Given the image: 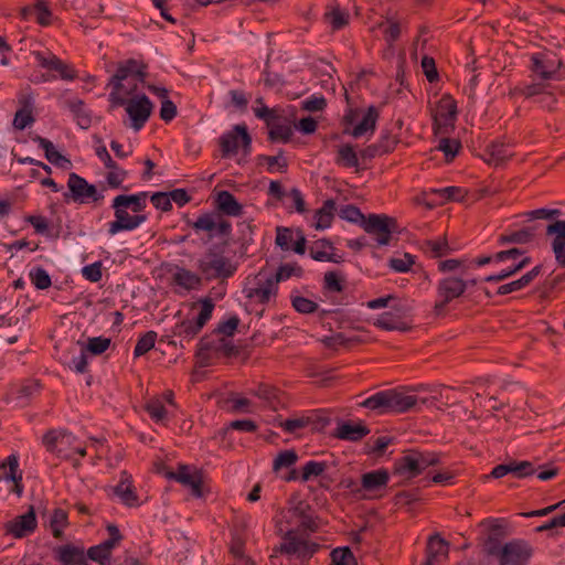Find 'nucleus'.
<instances>
[{"mask_svg":"<svg viewBox=\"0 0 565 565\" xmlns=\"http://www.w3.org/2000/svg\"><path fill=\"white\" fill-rule=\"evenodd\" d=\"M114 493L120 498L121 502L127 507H138L139 498L132 484L131 476L127 471L120 475L119 483L114 488Z\"/></svg>","mask_w":565,"mask_h":565,"instance_id":"27","label":"nucleus"},{"mask_svg":"<svg viewBox=\"0 0 565 565\" xmlns=\"http://www.w3.org/2000/svg\"><path fill=\"white\" fill-rule=\"evenodd\" d=\"M173 279L178 286H181L186 290L196 289L202 284V279L198 274L185 268L177 271Z\"/></svg>","mask_w":565,"mask_h":565,"instance_id":"45","label":"nucleus"},{"mask_svg":"<svg viewBox=\"0 0 565 565\" xmlns=\"http://www.w3.org/2000/svg\"><path fill=\"white\" fill-rule=\"evenodd\" d=\"M511 147L512 146L510 143H505L500 140L490 142L484 149L486 154L489 157L487 161L498 166L509 160L513 156Z\"/></svg>","mask_w":565,"mask_h":565,"instance_id":"30","label":"nucleus"},{"mask_svg":"<svg viewBox=\"0 0 565 565\" xmlns=\"http://www.w3.org/2000/svg\"><path fill=\"white\" fill-rule=\"evenodd\" d=\"M546 84L544 81L534 82L531 84L516 85L512 89H510L509 95L513 96H522L524 98H532L535 96H540L539 102L544 103L547 100L555 102L553 95L546 92Z\"/></svg>","mask_w":565,"mask_h":565,"instance_id":"26","label":"nucleus"},{"mask_svg":"<svg viewBox=\"0 0 565 565\" xmlns=\"http://www.w3.org/2000/svg\"><path fill=\"white\" fill-rule=\"evenodd\" d=\"M239 142L244 153L252 150V137L245 125H235L230 131L223 134L218 139L222 158H230L237 153Z\"/></svg>","mask_w":565,"mask_h":565,"instance_id":"10","label":"nucleus"},{"mask_svg":"<svg viewBox=\"0 0 565 565\" xmlns=\"http://www.w3.org/2000/svg\"><path fill=\"white\" fill-rule=\"evenodd\" d=\"M249 284L250 286L244 289L246 298L249 300L266 305L273 297L277 296L278 286L265 269H260Z\"/></svg>","mask_w":565,"mask_h":565,"instance_id":"13","label":"nucleus"},{"mask_svg":"<svg viewBox=\"0 0 565 565\" xmlns=\"http://www.w3.org/2000/svg\"><path fill=\"white\" fill-rule=\"evenodd\" d=\"M76 437L64 429H49L42 437L45 449L57 458L70 460Z\"/></svg>","mask_w":565,"mask_h":565,"instance_id":"11","label":"nucleus"},{"mask_svg":"<svg viewBox=\"0 0 565 565\" xmlns=\"http://www.w3.org/2000/svg\"><path fill=\"white\" fill-rule=\"evenodd\" d=\"M327 462L310 460L302 467L301 480L303 482L310 480L312 477H318L327 469Z\"/></svg>","mask_w":565,"mask_h":565,"instance_id":"59","label":"nucleus"},{"mask_svg":"<svg viewBox=\"0 0 565 565\" xmlns=\"http://www.w3.org/2000/svg\"><path fill=\"white\" fill-rule=\"evenodd\" d=\"M445 201H457L461 202L467 196V191L460 186H446L443 189L434 190Z\"/></svg>","mask_w":565,"mask_h":565,"instance_id":"62","label":"nucleus"},{"mask_svg":"<svg viewBox=\"0 0 565 565\" xmlns=\"http://www.w3.org/2000/svg\"><path fill=\"white\" fill-rule=\"evenodd\" d=\"M420 249L430 258H440L451 253V247L446 237L439 239H425Z\"/></svg>","mask_w":565,"mask_h":565,"instance_id":"38","label":"nucleus"},{"mask_svg":"<svg viewBox=\"0 0 565 565\" xmlns=\"http://www.w3.org/2000/svg\"><path fill=\"white\" fill-rule=\"evenodd\" d=\"M335 210V201L333 199L326 200L322 206L315 212L316 230L329 228L334 218Z\"/></svg>","mask_w":565,"mask_h":565,"instance_id":"35","label":"nucleus"},{"mask_svg":"<svg viewBox=\"0 0 565 565\" xmlns=\"http://www.w3.org/2000/svg\"><path fill=\"white\" fill-rule=\"evenodd\" d=\"M333 565H358V561L349 546L337 547L330 553Z\"/></svg>","mask_w":565,"mask_h":565,"instance_id":"49","label":"nucleus"},{"mask_svg":"<svg viewBox=\"0 0 565 565\" xmlns=\"http://www.w3.org/2000/svg\"><path fill=\"white\" fill-rule=\"evenodd\" d=\"M537 228V225H533L512 233L501 234L498 237V244L500 246H503L505 244H527L532 242L536 236Z\"/></svg>","mask_w":565,"mask_h":565,"instance_id":"32","label":"nucleus"},{"mask_svg":"<svg viewBox=\"0 0 565 565\" xmlns=\"http://www.w3.org/2000/svg\"><path fill=\"white\" fill-rule=\"evenodd\" d=\"M54 558L61 565H84L85 550L83 546L64 544L54 547Z\"/></svg>","mask_w":565,"mask_h":565,"instance_id":"24","label":"nucleus"},{"mask_svg":"<svg viewBox=\"0 0 565 565\" xmlns=\"http://www.w3.org/2000/svg\"><path fill=\"white\" fill-rule=\"evenodd\" d=\"M111 207L114 209L115 221L109 223L108 233L115 235L122 231H132L146 222L145 214L130 215L127 207L118 206L116 200H113Z\"/></svg>","mask_w":565,"mask_h":565,"instance_id":"19","label":"nucleus"},{"mask_svg":"<svg viewBox=\"0 0 565 565\" xmlns=\"http://www.w3.org/2000/svg\"><path fill=\"white\" fill-rule=\"evenodd\" d=\"M362 228L375 236L377 246H385L391 243L392 234L397 232L398 224L395 217L386 214H369L362 223Z\"/></svg>","mask_w":565,"mask_h":565,"instance_id":"9","label":"nucleus"},{"mask_svg":"<svg viewBox=\"0 0 565 565\" xmlns=\"http://www.w3.org/2000/svg\"><path fill=\"white\" fill-rule=\"evenodd\" d=\"M145 411L156 423H163L167 419V409L163 403L158 398H152L145 405Z\"/></svg>","mask_w":565,"mask_h":565,"instance_id":"50","label":"nucleus"},{"mask_svg":"<svg viewBox=\"0 0 565 565\" xmlns=\"http://www.w3.org/2000/svg\"><path fill=\"white\" fill-rule=\"evenodd\" d=\"M370 431V428L362 422L356 424L352 422H341L332 436L341 440L356 443L367 436Z\"/></svg>","mask_w":565,"mask_h":565,"instance_id":"25","label":"nucleus"},{"mask_svg":"<svg viewBox=\"0 0 565 565\" xmlns=\"http://www.w3.org/2000/svg\"><path fill=\"white\" fill-rule=\"evenodd\" d=\"M380 117V113L377 108L373 105H371L366 113L364 114L362 120L351 130L348 129L344 130V134H350L354 138H359L366 134L367 131H371L372 134L375 130L376 121Z\"/></svg>","mask_w":565,"mask_h":565,"instance_id":"31","label":"nucleus"},{"mask_svg":"<svg viewBox=\"0 0 565 565\" xmlns=\"http://www.w3.org/2000/svg\"><path fill=\"white\" fill-rule=\"evenodd\" d=\"M409 310L406 306L394 307L393 310L381 313L374 326L386 331L407 332L412 330V326L404 318Z\"/></svg>","mask_w":565,"mask_h":565,"instance_id":"17","label":"nucleus"},{"mask_svg":"<svg viewBox=\"0 0 565 565\" xmlns=\"http://www.w3.org/2000/svg\"><path fill=\"white\" fill-rule=\"evenodd\" d=\"M9 471L4 473V478L14 483V492L21 494L23 491L22 486V471L19 470V456L11 454L7 457Z\"/></svg>","mask_w":565,"mask_h":565,"instance_id":"40","label":"nucleus"},{"mask_svg":"<svg viewBox=\"0 0 565 565\" xmlns=\"http://www.w3.org/2000/svg\"><path fill=\"white\" fill-rule=\"evenodd\" d=\"M284 518L288 525L296 524V527L292 530H298L301 535L307 537L311 533L318 532L320 527L319 516L316 514L315 509L305 500H299L290 507Z\"/></svg>","mask_w":565,"mask_h":565,"instance_id":"5","label":"nucleus"},{"mask_svg":"<svg viewBox=\"0 0 565 565\" xmlns=\"http://www.w3.org/2000/svg\"><path fill=\"white\" fill-rule=\"evenodd\" d=\"M338 214L342 220H345L351 223H360L361 226H362L363 221H365L367 217L354 204L343 205L339 210Z\"/></svg>","mask_w":565,"mask_h":565,"instance_id":"55","label":"nucleus"},{"mask_svg":"<svg viewBox=\"0 0 565 565\" xmlns=\"http://www.w3.org/2000/svg\"><path fill=\"white\" fill-rule=\"evenodd\" d=\"M214 302L211 298L201 300V310L195 318L183 319L171 329V337L179 339V345L185 348L204 328L212 318Z\"/></svg>","mask_w":565,"mask_h":565,"instance_id":"3","label":"nucleus"},{"mask_svg":"<svg viewBox=\"0 0 565 565\" xmlns=\"http://www.w3.org/2000/svg\"><path fill=\"white\" fill-rule=\"evenodd\" d=\"M167 478L189 487L195 497H202L203 476L200 470L191 469L188 465H179L177 471L167 472Z\"/></svg>","mask_w":565,"mask_h":565,"instance_id":"21","label":"nucleus"},{"mask_svg":"<svg viewBox=\"0 0 565 565\" xmlns=\"http://www.w3.org/2000/svg\"><path fill=\"white\" fill-rule=\"evenodd\" d=\"M479 526H483L487 530V537L483 542V551L490 556L493 551L499 550L502 544V540L508 536V523L504 519H484L480 522Z\"/></svg>","mask_w":565,"mask_h":565,"instance_id":"15","label":"nucleus"},{"mask_svg":"<svg viewBox=\"0 0 565 565\" xmlns=\"http://www.w3.org/2000/svg\"><path fill=\"white\" fill-rule=\"evenodd\" d=\"M33 54L42 68L57 73V75L43 74L41 76V79L43 82L53 81L57 77H60L63 81H74L77 78L76 70L71 64L65 63L55 54L49 53L47 55H45L40 51H36Z\"/></svg>","mask_w":565,"mask_h":565,"instance_id":"12","label":"nucleus"},{"mask_svg":"<svg viewBox=\"0 0 565 565\" xmlns=\"http://www.w3.org/2000/svg\"><path fill=\"white\" fill-rule=\"evenodd\" d=\"M67 512L63 509H55L51 516L52 534L55 539H61L63 535L62 529L67 526Z\"/></svg>","mask_w":565,"mask_h":565,"instance_id":"52","label":"nucleus"},{"mask_svg":"<svg viewBox=\"0 0 565 565\" xmlns=\"http://www.w3.org/2000/svg\"><path fill=\"white\" fill-rule=\"evenodd\" d=\"M294 309L302 315L313 313L318 309V303L302 296L291 297Z\"/></svg>","mask_w":565,"mask_h":565,"instance_id":"63","label":"nucleus"},{"mask_svg":"<svg viewBox=\"0 0 565 565\" xmlns=\"http://www.w3.org/2000/svg\"><path fill=\"white\" fill-rule=\"evenodd\" d=\"M129 76L127 70L119 64L115 74L110 77L108 82V86H111L113 89L109 94V102L113 107H121L126 103V98L121 95V89L124 88L122 81H125Z\"/></svg>","mask_w":565,"mask_h":565,"instance_id":"29","label":"nucleus"},{"mask_svg":"<svg viewBox=\"0 0 565 565\" xmlns=\"http://www.w3.org/2000/svg\"><path fill=\"white\" fill-rule=\"evenodd\" d=\"M297 460H298V455L295 450L290 449V450L280 451L273 462V470L278 471L284 467H286V468L291 467L292 465H295L297 462Z\"/></svg>","mask_w":565,"mask_h":565,"instance_id":"58","label":"nucleus"},{"mask_svg":"<svg viewBox=\"0 0 565 565\" xmlns=\"http://www.w3.org/2000/svg\"><path fill=\"white\" fill-rule=\"evenodd\" d=\"M67 192L63 193L65 203L74 202L77 204H86L88 202H100L104 195L97 190L95 184L75 172H71L67 179Z\"/></svg>","mask_w":565,"mask_h":565,"instance_id":"7","label":"nucleus"},{"mask_svg":"<svg viewBox=\"0 0 565 565\" xmlns=\"http://www.w3.org/2000/svg\"><path fill=\"white\" fill-rule=\"evenodd\" d=\"M534 548L523 539H513L490 555L498 565H527Z\"/></svg>","mask_w":565,"mask_h":565,"instance_id":"6","label":"nucleus"},{"mask_svg":"<svg viewBox=\"0 0 565 565\" xmlns=\"http://www.w3.org/2000/svg\"><path fill=\"white\" fill-rule=\"evenodd\" d=\"M185 224L192 227L196 233L204 231L210 233V238L214 237V231L216 228V221L213 214L204 213L198 217L196 221H191L184 215Z\"/></svg>","mask_w":565,"mask_h":565,"instance_id":"41","label":"nucleus"},{"mask_svg":"<svg viewBox=\"0 0 565 565\" xmlns=\"http://www.w3.org/2000/svg\"><path fill=\"white\" fill-rule=\"evenodd\" d=\"M324 19L330 23L333 30H341L349 23V13L339 7L324 13Z\"/></svg>","mask_w":565,"mask_h":565,"instance_id":"54","label":"nucleus"},{"mask_svg":"<svg viewBox=\"0 0 565 565\" xmlns=\"http://www.w3.org/2000/svg\"><path fill=\"white\" fill-rule=\"evenodd\" d=\"M198 268L206 280L226 279L236 271V266L221 252H216L213 248H210L204 257L199 259Z\"/></svg>","mask_w":565,"mask_h":565,"instance_id":"8","label":"nucleus"},{"mask_svg":"<svg viewBox=\"0 0 565 565\" xmlns=\"http://www.w3.org/2000/svg\"><path fill=\"white\" fill-rule=\"evenodd\" d=\"M323 287L331 292H342L344 289V278L337 271H327L323 277Z\"/></svg>","mask_w":565,"mask_h":565,"instance_id":"57","label":"nucleus"},{"mask_svg":"<svg viewBox=\"0 0 565 565\" xmlns=\"http://www.w3.org/2000/svg\"><path fill=\"white\" fill-rule=\"evenodd\" d=\"M417 397L406 395L396 388L380 391L359 404L360 407L376 412L379 415L388 413H406L417 404Z\"/></svg>","mask_w":565,"mask_h":565,"instance_id":"1","label":"nucleus"},{"mask_svg":"<svg viewBox=\"0 0 565 565\" xmlns=\"http://www.w3.org/2000/svg\"><path fill=\"white\" fill-rule=\"evenodd\" d=\"M268 140L271 142L282 141L288 142L292 136V129L288 125L276 124L275 120L271 121V125L268 126Z\"/></svg>","mask_w":565,"mask_h":565,"instance_id":"48","label":"nucleus"},{"mask_svg":"<svg viewBox=\"0 0 565 565\" xmlns=\"http://www.w3.org/2000/svg\"><path fill=\"white\" fill-rule=\"evenodd\" d=\"M124 106L126 107V111L131 119V127L136 131L140 130L146 125L153 109L151 100L145 94L141 96L132 97L130 99H126Z\"/></svg>","mask_w":565,"mask_h":565,"instance_id":"16","label":"nucleus"},{"mask_svg":"<svg viewBox=\"0 0 565 565\" xmlns=\"http://www.w3.org/2000/svg\"><path fill=\"white\" fill-rule=\"evenodd\" d=\"M32 140L39 145L40 148L44 150V156L46 160L57 167H63L64 163H70V160L62 156L58 151L55 150L54 145L51 140L35 135L32 137Z\"/></svg>","mask_w":565,"mask_h":565,"instance_id":"37","label":"nucleus"},{"mask_svg":"<svg viewBox=\"0 0 565 565\" xmlns=\"http://www.w3.org/2000/svg\"><path fill=\"white\" fill-rule=\"evenodd\" d=\"M335 163L344 168H358L359 157L354 148L350 143H345L339 147L335 157Z\"/></svg>","mask_w":565,"mask_h":565,"instance_id":"44","label":"nucleus"},{"mask_svg":"<svg viewBox=\"0 0 565 565\" xmlns=\"http://www.w3.org/2000/svg\"><path fill=\"white\" fill-rule=\"evenodd\" d=\"M281 536L279 545L274 547V553L288 557H296L301 562H308L320 550V544L308 540L298 530L278 531Z\"/></svg>","mask_w":565,"mask_h":565,"instance_id":"2","label":"nucleus"},{"mask_svg":"<svg viewBox=\"0 0 565 565\" xmlns=\"http://www.w3.org/2000/svg\"><path fill=\"white\" fill-rule=\"evenodd\" d=\"M257 163H266L267 164V171L269 173H274L276 168L279 172L285 173L288 169V161L284 157V150L280 149L277 153V156H267V154H259L257 157Z\"/></svg>","mask_w":565,"mask_h":565,"instance_id":"42","label":"nucleus"},{"mask_svg":"<svg viewBox=\"0 0 565 565\" xmlns=\"http://www.w3.org/2000/svg\"><path fill=\"white\" fill-rule=\"evenodd\" d=\"M42 390V384L39 380H26L18 390V398L30 399L39 395Z\"/></svg>","mask_w":565,"mask_h":565,"instance_id":"64","label":"nucleus"},{"mask_svg":"<svg viewBox=\"0 0 565 565\" xmlns=\"http://www.w3.org/2000/svg\"><path fill=\"white\" fill-rule=\"evenodd\" d=\"M510 466V473H512L515 478L522 479L530 476H533L536 473V469L533 465V462L524 460V461H516L512 460L509 462Z\"/></svg>","mask_w":565,"mask_h":565,"instance_id":"53","label":"nucleus"},{"mask_svg":"<svg viewBox=\"0 0 565 565\" xmlns=\"http://www.w3.org/2000/svg\"><path fill=\"white\" fill-rule=\"evenodd\" d=\"M216 210L227 216H241L244 207L230 191L217 192L214 201Z\"/></svg>","mask_w":565,"mask_h":565,"instance_id":"28","label":"nucleus"},{"mask_svg":"<svg viewBox=\"0 0 565 565\" xmlns=\"http://www.w3.org/2000/svg\"><path fill=\"white\" fill-rule=\"evenodd\" d=\"M239 324V318L236 315L231 316L227 320L217 323L213 330L215 335H223L224 338L234 335Z\"/></svg>","mask_w":565,"mask_h":565,"instance_id":"56","label":"nucleus"},{"mask_svg":"<svg viewBox=\"0 0 565 565\" xmlns=\"http://www.w3.org/2000/svg\"><path fill=\"white\" fill-rule=\"evenodd\" d=\"M530 61V71L542 81L556 78L559 68L563 66L562 60L551 51L534 53Z\"/></svg>","mask_w":565,"mask_h":565,"instance_id":"14","label":"nucleus"},{"mask_svg":"<svg viewBox=\"0 0 565 565\" xmlns=\"http://www.w3.org/2000/svg\"><path fill=\"white\" fill-rule=\"evenodd\" d=\"M275 284H278L282 280L289 279L292 276L301 277L303 275V269L301 266L294 264H282L278 267L275 274H269Z\"/></svg>","mask_w":565,"mask_h":565,"instance_id":"46","label":"nucleus"},{"mask_svg":"<svg viewBox=\"0 0 565 565\" xmlns=\"http://www.w3.org/2000/svg\"><path fill=\"white\" fill-rule=\"evenodd\" d=\"M467 288L468 282L462 278L448 276L440 279L436 286V301L433 308L435 316H446L448 305L462 297Z\"/></svg>","mask_w":565,"mask_h":565,"instance_id":"4","label":"nucleus"},{"mask_svg":"<svg viewBox=\"0 0 565 565\" xmlns=\"http://www.w3.org/2000/svg\"><path fill=\"white\" fill-rule=\"evenodd\" d=\"M38 526L36 514L33 505L29 507V510L18 515L11 521L4 524L7 534L12 535L15 539H23L32 534Z\"/></svg>","mask_w":565,"mask_h":565,"instance_id":"20","label":"nucleus"},{"mask_svg":"<svg viewBox=\"0 0 565 565\" xmlns=\"http://www.w3.org/2000/svg\"><path fill=\"white\" fill-rule=\"evenodd\" d=\"M29 276L32 284L39 290H45L50 288L52 285L51 276L44 268L40 266L32 268L29 273Z\"/></svg>","mask_w":565,"mask_h":565,"instance_id":"51","label":"nucleus"},{"mask_svg":"<svg viewBox=\"0 0 565 565\" xmlns=\"http://www.w3.org/2000/svg\"><path fill=\"white\" fill-rule=\"evenodd\" d=\"M390 480V475L386 469H377L365 472L361 476V486L365 491H376L386 487Z\"/></svg>","mask_w":565,"mask_h":565,"instance_id":"33","label":"nucleus"},{"mask_svg":"<svg viewBox=\"0 0 565 565\" xmlns=\"http://www.w3.org/2000/svg\"><path fill=\"white\" fill-rule=\"evenodd\" d=\"M109 347V338L94 337L88 339V342L84 350L93 355H99L107 351Z\"/></svg>","mask_w":565,"mask_h":565,"instance_id":"61","label":"nucleus"},{"mask_svg":"<svg viewBox=\"0 0 565 565\" xmlns=\"http://www.w3.org/2000/svg\"><path fill=\"white\" fill-rule=\"evenodd\" d=\"M458 115L457 102L450 94H444L436 104L433 114V127L435 130L454 126Z\"/></svg>","mask_w":565,"mask_h":565,"instance_id":"18","label":"nucleus"},{"mask_svg":"<svg viewBox=\"0 0 565 565\" xmlns=\"http://www.w3.org/2000/svg\"><path fill=\"white\" fill-rule=\"evenodd\" d=\"M449 553V543L443 539L438 533L429 536L427 546H426V555L430 558H437L438 556L447 557Z\"/></svg>","mask_w":565,"mask_h":565,"instance_id":"43","label":"nucleus"},{"mask_svg":"<svg viewBox=\"0 0 565 565\" xmlns=\"http://www.w3.org/2000/svg\"><path fill=\"white\" fill-rule=\"evenodd\" d=\"M545 234L554 235L552 249L557 264L565 268V221L552 222L546 226Z\"/></svg>","mask_w":565,"mask_h":565,"instance_id":"23","label":"nucleus"},{"mask_svg":"<svg viewBox=\"0 0 565 565\" xmlns=\"http://www.w3.org/2000/svg\"><path fill=\"white\" fill-rule=\"evenodd\" d=\"M392 472L394 476L404 477L406 480L414 479L420 475L418 458L415 456V449L404 451L403 456L395 459Z\"/></svg>","mask_w":565,"mask_h":565,"instance_id":"22","label":"nucleus"},{"mask_svg":"<svg viewBox=\"0 0 565 565\" xmlns=\"http://www.w3.org/2000/svg\"><path fill=\"white\" fill-rule=\"evenodd\" d=\"M156 340L157 332L152 330L140 335L134 349V356L139 358L148 353L151 349L154 348Z\"/></svg>","mask_w":565,"mask_h":565,"instance_id":"47","label":"nucleus"},{"mask_svg":"<svg viewBox=\"0 0 565 565\" xmlns=\"http://www.w3.org/2000/svg\"><path fill=\"white\" fill-rule=\"evenodd\" d=\"M67 108L72 111L77 125L82 129H88L92 125V116L88 110L85 109V103L81 98L67 99L65 102Z\"/></svg>","mask_w":565,"mask_h":565,"instance_id":"36","label":"nucleus"},{"mask_svg":"<svg viewBox=\"0 0 565 565\" xmlns=\"http://www.w3.org/2000/svg\"><path fill=\"white\" fill-rule=\"evenodd\" d=\"M415 264V256L409 253H405L403 258L392 257L388 260V267L396 273H407Z\"/></svg>","mask_w":565,"mask_h":565,"instance_id":"60","label":"nucleus"},{"mask_svg":"<svg viewBox=\"0 0 565 565\" xmlns=\"http://www.w3.org/2000/svg\"><path fill=\"white\" fill-rule=\"evenodd\" d=\"M148 192H138L135 194H119L114 200L118 206L130 209L134 213L139 214L147 206Z\"/></svg>","mask_w":565,"mask_h":565,"instance_id":"34","label":"nucleus"},{"mask_svg":"<svg viewBox=\"0 0 565 565\" xmlns=\"http://www.w3.org/2000/svg\"><path fill=\"white\" fill-rule=\"evenodd\" d=\"M330 250H335L333 243L328 238H320L312 243L309 248V255L317 262L335 260L332 256L328 255Z\"/></svg>","mask_w":565,"mask_h":565,"instance_id":"39","label":"nucleus"}]
</instances>
